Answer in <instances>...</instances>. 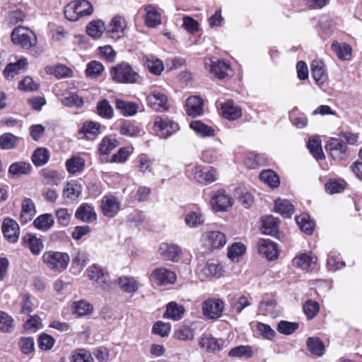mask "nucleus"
<instances>
[{
  "label": "nucleus",
  "mask_w": 362,
  "mask_h": 362,
  "mask_svg": "<svg viewBox=\"0 0 362 362\" xmlns=\"http://www.w3.org/2000/svg\"><path fill=\"white\" fill-rule=\"evenodd\" d=\"M325 149L332 158H343L346 154L347 146L341 138H330L325 145Z\"/></svg>",
  "instance_id": "nucleus-14"
},
{
  "label": "nucleus",
  "mask_w": 362,
  "mask_h": 362,
  "mask_svg": "<svg viewBox=\"0 0 362 362\" xmlns=\"http://www.w3.org/2000/svg\"><path fill=\"white\" fill-rule=\"evenodd\" d=\"M41 175L44 177L45 182L48 185H58L61 180L64 177L57 170L45 168L41 170Z\"/></svg>",
  "instance_id": "nucleus-57"
},
{
  "label": "nucleus",
  "mask_w": 362,
  "mask_h": 362,
  "mask_svg": "<svg viewBox=\"0 0 362 362\" xmlns=\"http://www.w3.org/2000/svg\"><path fill=\"white\" fill-rule=\"evenodd\" d=\"M189 127L202 136H211L214 134V129L204 124L200 120L192 121Z\"/></svg>",
  "instance_id": "nucleus-52"
},
{
  "label": "nucleus",
  "mask_w": 362,
  "mask_h": 362,
  "mask_svg": "<svg viewBox=\"0 0 362 362\" xmlns=\"http://www.w3.org/2000/svg\"><path fill=\"white\" fill-rule=\"evenodd\" d=\"M308 351L313 355L322 356L325 351V344L319 338L315 337H308L306 341Z\"/></svg>",
  "instance_id": "nucleus-37"
},
{
  "label": "nucleus",
  "mask_w": 362,
  "mask_h": 362,
  "mask_svg": "<svg viewBox=\"0 0 362 362\" xmlns=\"http://www.w3.org/2000/svg\"><path fill=\"white\" fill-rule=\"evenodd\" d=\"M72 362H94L92 354L85 349H78L72 352Z\"/></svg>",
  "instance_id": "nucleus-59"
},
{
  "label": "nucleus",
  "mask_w": 362,
  "mask_h": 362,
  "mask_svg": "<svg viewBox=\"0 0 362 362\" xmlns=\"http://www.w3.org/2000/svg\"><path fill=\"white\" fill-rule=\"evenodd\" d=\"M185 311L183 305H179L177 303L173 301L167 305L163 317L177 321L182 317Z\"/></svg>",
  "instance_id": "nucleus-30"
},
{
  "label": "nucleus",
  "mask_w": 362,
  "mask_h": 362,
  "mask_svg": "<svg viewBox=\"0 0 362 362\" xmlns=\"http://www.w3.org/2000/svg\"><path fill=\"white\" fill-rule=\"evenodd\" d=\"M19 142V138L11 133H5L0 136V148L10 150L15 148Z\"/></svg>",
  "instance_id": "nucleus-49"
},
{
  "label": "nucleus",
  "mask_w": 362,
  "mask_h": 362,
  "mask_svg": "<svg viewBox=\"0 0 362 362\" xmlns=\"http://www.w3.org/2000/svg\"><path fill=\"white\" fill-rule=\"evenodd\" d=\"M36 214L35 205L30 198L22 201L20 221L21 223L26 224L30 221Z\"/></svg>",
  "instance_id": "nucleus-21"
},
{
  "label": "nucleus",
  "mask_w": 362,
  "mask_h": 362,
  "mask_svg": "<svg viewBox=\"0 0 362 362\" xmlns=\"http://www.w3.org/2000/svg\"><path fill=\"white\" fill-rule=\"evenodd\" d=\"M331 48L339 59L349 60L351 59L352 48L349 45L334 41L332 42Z\"/></svg>",
  "instance_id": "nucleus-34"
},
{
  "label": "nucleus",
  "mask_w": 362,
  "mask_h": 362,
  "mask_svg": "<svg viewBox=\"0 0 362 362\" xmlns=\"http://www.w3.org/2000/svg\"><path fill=\"white\" fill-rule=\"evenodd\" d=\"M224 341L222 339H216L214 337L202 338L200 344L202 347H205L207 351L216 352L221 350L223 346Z\"/></svg>",
  "instance_id": "nucleus-50"
},
{
  "label": "nucleus",
  "mask_w": 362,
  "mask_h": 362,
  "mask_svg": "<svg viewBox=\"0 0 362 362\" xmlns=\"http://www.w3.org/2000/svg\"><path fill=\"white\" fill-rule=\"evenodd\" d=\"M189 171H192L194 179L200 184L206 185L216 180V171L212 168L204 171L202 166L193 165L188 167L187 172Z\"/></svg>",
  "instance_id": "nucleus-11"
},
{
  "label": "nucleus",
  "mask_w": 362,
  "mask_h": 362,
  "mask_svg": "<svg viewBox=\"0 0 362 362\" xmlns=\"http://www.w3.org/2000/svg\"><path fill=\"white\" fill-rule=\"evenodd\" d=\"M296 221L301 230L306 234H312L315 228V223L310 220L308 214L296 216Z\"/></svg>",
  "instance_id": "nucleus-41"
},
{
  "label": "nucleus",
  "mask_w": 362,
  "mask_h": 362,
  "mask_svg": "<svg viewBox=\"0 0 362 362\" xmlns=\"http://www.w3.org/2000/svg\"><path fill=\"white\" fill-rule=\"evenodd\" d=\"M42 259L50 270L56 272H64L70 262L67 253L52 250L44 252Z\"/></svg>",
  "instance_id": "nucleus-4"
},
{
  "label": "nucleus",
  "mask_w": 362,
  "mask_h": 362,
  "mask_svg": "<svg viewBox=\"0 0 362 362\" xmlns=\"http://www.w3.org/2000/svg\"><path fill=\"white\" fill-rule=\"evenodd\" d=\"M175 337L181 341H190L194 339V330L187 325L181 326L174 334Z\"/></svg>",
  "instance_id": "nucleus-62"
},
{
  "label": "nucleus",
  "mask_w": 362,
  "mask_h": 362,
  "mask_svg": "<svg viewBox=\"0 0 362 362\" xmlns=\"http://www.w3.org/2000/svg\"><path fill=\"white\" fill-rule=\"evenodd\" d=\"M92 310L93 306L84 300L74 302L72 305L73 313L78 316L88 315L92 312Z\"/></svg>",
  "instance_id": "nucleus-60"
},
{
  "label": "nucleus",
  "mask_w": 362,
  "mask_h": 362,
  "mask_svg": "<svg viewBox=\"0 0 362 362\" xmlns=\"http://www.w3.org/2000/svg\"><path fill=\"white\" fill-rule=\"evenodd\" d=\"M61 103L66 107L76 108L82 107L84 104L83 99L74 93L61 99Z\"/></svg>",
  "instance_id": "nucleus-56"
},
{
  "label": "nucleus",
  "mask_w": 362,
  "mask_h": 362,
  "mask_svg": "<svg viewBox=\"0 0 362 362\" xmlns=\"http://www.w3.org/2000/svg\"><path fill=\"white\" fill-rule=\"evenodd\" d=\"M202 242L206 249L212 251L223 247L226 243V238L220 231H209L203 234Z\"/></svg>",
  "instance_id": "nucleus-10"
},
{
  "label": "nucleus",
  "mask_w": 362,
  "mask_h": 362,
  "mask_svg": "<svg viewBox=\"0 0 362 362\" xmlns=\"http://www.w3.org/2000/svg\"><path fill=\"white\" fill-rule=\"evenodd\" d=\"M171 330L170 323H165L163 321H157L152 327V333L161 337H168Z\"/></svg>",
  "instance_id": "nucleus-63"
},
{
  "label": "nucleus",
  "mask_w": 362,
  "mask_h": 362,
  "mask_svg": "<svg viewBox=\"0 0 362 362\" xmlns=\"http://www.w3.org/2000/svg\"><path fill=\"white\" fill-rule=\"evenodd\" d=\"M117 282L121 290L127 293H133L139 290L138 281L132 276H121L119 277L116 283Z\"/></svg>",
  "instance_id": "nucleus-28"
},
{
  "label": "nucleus",
  "mask_w": 362,
  "mask_h": 362,
  "mask_svg": "<svg viewBox=\"0 0 362 362\" xmlns=\"http://www.w3.org/2000/svg\"><path fill=\"white\" fill-rule=\"evenodd\" d=\"M75 217L81 221L90 223L96 220L97 214L90 204L83 203L77 208Z\"/></svg>",
  "instance_id": "nucleus-19"
},
{
  "label": "nucleus",
  "mask_w": 362,
  "mask_h": 362,
  "mask_svg": "<svg viewBox=\"0 0 362 362\" xmlns=\"http://www.w3.org/2000/svg\"><path fill=\"white\" fill-rule=\"evenodd\" d=\"M32 166L27 162H16L12 163L8 168V174L13 178H18L22 175H26L30 173Z\"/></svg>",
  "instance_id": "nucleus-26"
},
{
  "label": "nucleus",
  "mask_w": 362,
  "mask_h": 362,
  "mask_svg": "<svg viewBox=\"0 0 362 362\" xmlns=\"http://www.w3.org/2000/svg\"><path fill=\"white\" fill-rule=\"evenodd\" d=\"M274 205L275 211L284 218H289L294 213V206L287 199H278Z\"/></svg>",
  "instance_id": "nucleus-38"
},
{
  "label": "nucleus",
  "mask_w": 362,
  "mask_h": 362,
  "mask_svg": "<svg viewBox=\"0 0 362 362\" xmlns=\"http://www.w3.org/2000/svg\"><path fill=\"white\" fill-rule=\"evenodd\" d=\"M110 74L112 81L117 83L134 84L141 81L139 74L127 62H122L112 67Z\"/></svg>",
  "instance_id": "nucleus-1"
},
{
  "label": "nucleus",
  "mask_w": 362,
  "mask_h": 362,
  "mask_svg": "<svg viewBox=\"0 0 362 362\" xmlns=\"http://www.w3.org/2000/svg\"><path fill=\"white\" fill-rule=\"evenodd\" d=\"M210 203L216 211H228L233 204V199L225 190L220 189L211 193Z\"/></svg>",
  "instance_id": "nucleus-8"
},
{
  "label": "nucleus",
  "mask_w": 362,
  "mask_h": 362,
  "mask_svg": "<svg viewBox=\"0 0 362 362\" xmlns=\"http://www.w3.org/2000/svg\"><path fill=\"white\" fill-rule=\"evenodd\" d=\"M258 252L267 259L274 260L278 257L279 250L276 244L269 239H261L257 243Z\"/></svg>",
  "instance_id": "nucleus-17"
},
{
  "label": "nucleus",
  "mask_w": 362,
  "mask_h": 362,
  "mask_svg": "<svg viewBox=\"0 0 362 362\" xmlns=\"http://www.w3.org/2000/svg\"><path fill=\"white\" fill-rule=\"evenodd\" d=\"M115 107L124 116L134 115L139 108V105L136 103L125 101L121 99L115 100Z\"/></svg>",
  "instance_id": "nucleus-32"
},
{
  "label": "nucleus",
  "mask_w": 362,
  "mask_h": 362,
  "mask_svg": "<svg viewBox=\"0 0 362 362\" xmlns=\"http://www.w3.org/2000/svg\"><path fill=\"white\" fill-rule=\"evenodd\" d=\"M144 66L151 74L157 76L160 75L164 69L163 62L153 56L146 59Z\"/></svg>",
  "instance_id": "nucleus-47"
},
{
  "label": "nucleus",
  "mask_w": 362,
  "mask_h": 362,
  "mask_svg": "<svg viewBox=\"0 0 362 362\" xmlns=\"http://www.w3.org/2000/svg\"><path fill=\"white\" fill-rule=\"evenodd\" d=\"M204 222V215L197 211H189L185 218V223L189 228H197L202 225Z\"/></svg>",
  "instance_id": "nucleus-51"
},
{
  "label": "nucleus",
  "mask_w": 362,
  "mask_h": 362,
  "mask_svg": "<svg viewBox=\"0 0 362 362\" xmlns=\"http://www.w3.org/2000/svg\"><path fill=\"white\" fill-rule=\"evenodd\" d=\"M89 261L88 255L84 251H75L72 258L73 269H77L78 272H81L87 265Z\"/></svg>",
  "instance_id": "nucleus-45"
},
{
  "label": "nucleus",
  "mask_w": 362,
  "mask_h": 362,
  "mask_svg": "<svg viewBox=\"0 0 362 362\" xmlns=\"http://www.w3.org/2000/svg\"><path fill=\"white\" fill-rule=\"evenodd\" d=\"M202 272L206 277L220 278L225 272V267L218 261H208Z\"/></svg>",
  "instance_id": "nucleus-25"
},
{
  "label": "nucleus",
  "mask_w": 362,
  "mask_h": 362,
  "mask_svg": "<svg viewBox=\"0 0 362 362\" xmlns=\"http://www.w3.org/2000/svg\"><path fill=\"white\" fill-rule=\"evenodd\" d=\"M125 21L121 16L114 17L109 25L107 33L112 38H119L123 34Z\"/></svg>",
  "instance_id": "nucleus-29"
},
{
  "label": "nucleus",
  "mask_w": 362,
  "mask_h": 362,
  "mask_svg": "<svg viewBox=\"0 0 362 362\" xmlns=\"http://www.w3.org/2000/svg\"><path fill=\"white\" fill-rule=\"evenodd\" d=\"M93 11V6L88 0H75L64 7V13L68 21H76L83 16L91 15Z\"/></svg>",
  "instance_id": "nucleus-3"
},
{
  "label": "nucleus",
  "mask_w": 362,
  "mask_h": 362,
  "mask_svg": "<svg viewBox=\"0 0 362 362\" xmlns=\"http://www.w3.org/2000/svg\"><path fill=\"white\" fill-rule=\"evenodd\" d=\"M148 106L156 112L167 111L169 109L168 97L163 92L155 90L146 97Z\"/></svg>",
  "instance_id": "nucleus-9"
},
{
  "label": "nucleus",
  "mask_w": 362,
  "mask_h": 362,
  "mask_svg": "<svg viewBox=\"0 0 362 362\" xmlns=\"http://www.w3.org/2000/svg\"><path fill=\"white\" fill-rule=\"evenodd\" d=\"M88 278L95 281L105 291H110L116 286V281L111 280L108 272L98 264H93L87 269Z\"/></svg>",
  "instance_id": "nucleus-5"
},
{
  "label": "nucleus",
  "mask_w": 362,
  "mask_h": 362,
  "mask_svg": "<svg viewBox=\"0 0 362 362\" xmlns=\"http://www.w3.org/2000/svg\"><path fill=\"white\" fill-rule=\"evenodd\" d=\"M151 279L159 286H165L173 284L176 281V275L165 268H156L151 272Z\"/></svg>",
  "instance_id": "nucleus-13"
},
{
  "label": "nucleus",
  "mask_w": 362,
  "mask_h": 362,
  "mask_svg": "<svg viewBox=\"0 0 362 362\" xmlns=\"http://www.w3.org/2000/svg\"><path fill=\"white\" fill-rule=\"evenodd\" d=\"M97 112L100 117L110 119L114 117V110L107 99H103L97 103Z\"/></svg>",
  "instance_id": "nucleus-44"
},
{
  "label": "nucleus",
  "mask_w": 362,
  "mask_h": 362,
  "mask_svg": "<svg viewBox=\"0 0 362 362\" xmlns=\"http://www.w3.org/2000/svg\"><path fill=\"white\" fill-rule=\"evenodd\" d=\"M141 129L135 123L129 120H124L121 122L119 127V133L126 136H138L140 135Z\"/></svg>",
  "instance_id": "nucleus-39"
},
{
  "label": "nucleus",
  "mask_w": 362,
  "mask_h": 362,
  "mask_svg": "<svg viewBox=\"0 0 362 362\" xmlns=\"http://www.w3.org/2000/svg\"><path fill=\"white\" fill-rule=\"evenodd\" d=\"M12 42L23 49H30L37 43L36 34L28 27H16L11 35Z\"/></svg>",
  "instance_id": "nucleus-2"
},
{
  "label": "nucleus",
  "mask_w": 362,
  "mask_h": 362,
  "mask_svg": "<svg viewBox=\"0 0 362 362\" xmlns=\"http://www.w3.org/2000/svg\"><path fill=\"white\" fill-rule=\"evenodd\" d=\"M119 145V141L114 137H105L100 144L98 151L102 155H108Z\"/></svg>",
  "instance_id": "nucleus-53"
},
{
  "label": "nucleus",
  "mask_w": 362,
  "mask_h": 362,
  "mask_svg": "<svg viewBox=\"0 0 362 362\" xmlns=\"http://www.w3.org/2000/svg\"><path fill=\"white\" fill-rule=\"evenodd\" d=\"M82 192V186L77 181L71 180L66 184L62 191L64 198L76 200Z\"/></svg>",
  "instance_id": "nucleus-27"
},
{
  "label": "nucleus",
  "mask_w": 362,
  "mask_h": 362,
  "mask_svg": "<svg viewBox=\"0 0 362 362\" xmlns=\"http://www.w3.org/2000/svg\"><path fill=\"white\" fill-rule=\"evenodd\" d=\"M221 111L222 116L228 120H235L242 115L241 108L235 105L233 100H228L221 104Z\"/></svg>",
  "instance_id": "nucleus-23"
},
{
  "label": "nucleus",
  "mask_w": 362,
  "mask_h": 362,
  "mask_svg": "<svg viewBox=\"0 0 362 362\" xmlns=\"http://www.w3.org/2000/svg\"><path fill=\"white\" fill-rule=\"evenodd\" d=\"M54 223V219L51 214H44L37 216L33 221V226L42 231H47Z\"/></svg>",
  "instance_id": "nucleus-36"
},
{
  "label": "nucleus",
  "mask_w": 362,
  "mask_h": 362,
  "mask_svg": "<svg viewBox=\"0 0 362 362\" xmlns=\"http://www.w3.org/2000/svg\"><path fill=\"white\" fill-rule=\"evenodd\" d=\"M303 312L308 320L313 319L320 310L319 303L316 301L308 300L303 306Z\"/></svg>",
  "instance_id": "nucleus-61"
},
{
  "label": "nucleus",
  "mask_w": 362,
  "mask_h": 362,
  "mask_svg": "<svg viewBox=\"0 0 362 362\" xmlns=\"http://www.w3.org/2000/svg\"><path fill=\"white\" fill-rule=\"evenodd\" d=\"M346 186V182L342 179H329L325 184L326 192L330 194L343 192Z\"/></svg>",
  "instance_id": "nucleus-48"
},
{
  "label": "nucleus",
  "mask_w": 362,
  "mask_h": 362,
  "mask_svg": "<svg viewBox=\"0 0 362 362\" xmlns=\"http://www.w3.org/2000/svg\"><path fill=\"white\" fill-rule=\"evenodd\" d=\"M104 70V66L102 63L98 61H91L87 66L86 69V74L87 76L91 78H95L100 76Z\"/></svg>",
  "instance_id": "nucleus-58"
},
{
  "label": "nucleus",
  "mask_w": 362,
  "mask_h": 362,
  "mask_svg": "<svg viewBox=\"0 0 362 362\" xmlns=\"http://www.w3.org/2000/svg\"><path fill=\"white\" fill-rule=\"evenodd\" d=\"M49 159V153L46 148L39 147L33 153L31 160L33 164L40 167L45 165Z\"/></svg>",
  "instance_id": "nucleus-40"
},
{
  "label": "nucleus",
  "mask_w": 362,
  "mask_h": 362,
  "mask_svg": "<svg viewBox=\"0 0 362 362\" xmlns=\"http://www.w3.org/2000/svg\"><path fill=\"white\" fill-rule=\"evenodd\" d=\"M246 251L245 246L241 243H233L229 247L228 257L232 261L238 260V257L243 255Z\"/></svg>",
  "instance_id": "nucleus-64"
},
{
  "label": "nucleus",
  "mask_w": 362,
  "mask_h": 362,
  "mask_svg": "<svg viewBox=\"0 0 362 362\" xmlns=\"http://www.w3.org/2000/svg\"><path fill=\"white\" fill-rule=\"evenodd\" d=\"M1 230L5 238L11 243L18 242L20 235L18 223L11 218H6L3 221Z\"/></svg>",
  "instance_id": "nucleus-12"
},
{
  "label": "nucleus",
  "mask_w": 362,
  "mask_h": 362,
  "mask_svg": "<svg viewBox=\"0 0 362 362\" xmlns=\"http://www.w3.org/2000/svg\"><path fill=\"white\" fill-rule=\"evenodd\" d=\"M28 66L26 59H21L15 63L8 64L4 69V76L7 79H12L15 76L24 72Z\"/></svg>",
  "instance_id": "nucleus-24"
},
{
  "label": "nucleus",
  "mask_w": 362,
  "mask_h": 362,
  "mask_svg": "<svg viewBox=\"0 0 362 362\" xmlns=\"http://www.w3.org/2000/svg\"><path fill=\"white\" fill-rule=\"evenodd\" d=\"M153 128L160 138L167 139L180 130L179 124L168 117H157Z\"/></svg>",
  "instance_id": "nucleus-6"
},
{
  "label": "nucleus",
  "mask_w": 362,
  "mask_h": 362,
  "mask_svg": "<svg viewBox=\"0 0 362 362\" xmlns=\"http://www.w3.org/2000/svg\"><path fill=\"white\" fill-rule=\"evenodd\" d=\"M225 303L219 298H208L202 303L203 315L208 319L215 320L221 317Z\"/></svg>",
  "instance_id": "nucleus-7"
},
{
  "label": "nucleus",
  "mask_w": 362,
  "mask_h": 362,
  "mask_svg": "<svg viewBox=\"0 0 362 362\" xmlns=\"http://www.w3.org/2000/svg\"><path fill=\"white\" fill-rule=\"evenodd\" d=\"M65 165L68 173L74 175L83 170L85 160L81 156H74L66 160Z\"/></svg>",
  "instance_id": "nucleus-35"
},
{
  "label": "nucleus",
  "mask_w": 362,
  "mask_h": 362,
  "mask_svg": "<svg viewBox=\"0 0 362 362\" xmlns=\"http://www.w3.org/2000/svg\"><path fill=\"white\" fill-rule=\"evenodd\" d=\"M311 73L317 83H322L325 81L324 64L320 61H314L311 64Z\"/></svg>",
  "instance_id": "nucleus-54"
},
{
  "label": "nucleus",
  "mask_w": 362,
  "mask_h": 362,
  "mask_svg": "<svg viewBox=\"0 0 362 362\" xmlns=\"http://www.w3.org/2000/svg\"><path fill=\"white\" fill-rule=\"evenodd\" d=\"M259 177L262 182L272 188H276L279 185V177L278 175L272 170H262Z\"/></svg>",
  "instance_id": "nucleus-42"
},
{
  "label": "nucleus",
  "mask_w": 362,
  "mask_h": 362,
  "mask_svg": "<svg viewBox=\"0 0 362 362\" xmlns=\"http://www.w3.org/2000/svg\"><path fill=\"white\" fill-rule=\"evenodd\" d=\"M210 66V71L220 79L226 77L229 69V65L222 60L211 61Z\"/></svg>",
  "instance_id": "nucleus-46"
},
{
  "label": "nucleus",
  "mask_w": 362,
  "mask_h": 362,
  "mask_svg": "<svg viewBox=\"0 0 362 362\" xmlns=\"http://www.w3.org/2000/svg\"><path fill=\"white\" fill-rule=\"evenodd\" d=\"M145 23L148 27L156 28L161 24V16L154 6L148 5L145 7Z\"/></svg>",
  "instance_id": "nucleus-31"
},
{
  "label": "nucleus",
  "mask_w": 362,
  "mask_h": 362,
  "mask_svg": "<svg viewBox=\"0 0 362 362\" xmlns=\"http://www.w3.org/2000/svg\"><path fill=\"white\" fill-rule=\"evenodd\" d=\"M105 30V25L102 21H93L86 27L87 34L92 37H99Z\"/></svg>",
  "instance_id": "nucleus-55"
},
{
  "label": "nucleus",
  "mask_w": 362,
  "mask_h": 362,
  "mask_svg": "<svg viewBox=\"0 0 362 362\" xmlns=\"http://www.w3.org/2000/svg\"><path fill=\"white\" fill-rule=\"evenodd\" d=\"M158 252L165 260L177 262L182 255V250L177 245L162 243L160 245Z\"/></svg>",
  "instance_id": "nucleus-15"
},
{
  "label": "nucleus",
  "mask_w": 362,
  "mask_h": 362,
  "mask_svg": "<svg viewBox=\"0 0 362 362\" xmlns=\"http://www.w3.org/2000/svg\"><path fill=\"white\" fill-rule=\"evenodd\" d=\"M316 261L317 257L313 256L311 253H301L293 259V263L302 269H308L311 268Z\"/></svg>",
  "instance_id": "nucleus-33"
},
{
  "label": "nucleus",
  "mask_w": 362,
  "mask_h": 362,
  "mask_svg": "<svg viewBox=\"0 0 362 362\" xmlns=\"http://www.w3.org/2000/svg\"><path fill=\"white\" fill-rule=\"evenodd\" d=\"M120 209V203L114 196H105L102 199L101 209L104 216L113 218Z\"/></svg>",
  "instance_id": "nucleus-18"
},
{
  "label": "nucleus",
  "mask_w": 362,
  "mask_h": 362,
  "mask_svg": "<svg viewBox=\"0 0 362 362\" xmlns=\"http://www.w3.org/2000/svg\"><path fill=\"white\" fill-rule=\"evenodd\" d=\"M308 148L310 153L317 160L325 159V156L322 149L321 141L319 139L314 137L310 138L308 143Z\"/></svg>",
  "instance_id": "nucleus-43"
},
{
  "label": "nucleus",
  "mask_w": 362,
  "mask_h": 362,
  "mask_svg": "<svg viewBox=\"0 0 362 362\" xmlns=\"http://www.w3.org/2000/svg\"><path fill=\"white\" fill-rule=\"evenodd\" d=\"M22 245L30 250L34 255H38L42 250L44 245L40 238L32 233H27L22 239Z\"/></svg>",
  "instance_id": "nucleus-20"
},
{
  "label": "nucleus",
  "mask_w": 362,
  "mask_h": 362,
  "mask_svg": "<svg viewBox=\"0 0 362 362\" xmlns=\"http://www.w3.org/2000/svg\"><path fill=\"white\" fill-rule=\"evenodd\" d=\"M279 220L273 216L262 218V232L268 235L276 236L279 234Z\"/></svg>",
  "instance_id": "nucleus-22"
},
{
  "label": "nucleus",
  "mask_w": 362,
  "mask_h": 362,
  "mask_svg": "<svg viewBox=\"0 0 362 362\" xmlns=\"http://www.w3.org/2000/svg\"><path fill=\"white\" fill-rule=\"evenodd\" d=\"M185 111L187 115L197 117L203 114L204 100L199 96L189 97L185 103Z\"/></svg>",
  "instance_id": "nucleus-16"
}]
</instances>
